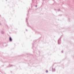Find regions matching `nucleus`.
<instances>
[{"mask_svg":"<svg viewBox=\"0 0 74 74\" xmlns=\"http://www.w3.org/2000/svg\"><path fill=\"white\" fill-rule=\"evenodd\" d=\"M10 41H12V39L10 37Z\"/></svg>","mask_w":74,"mask_h":74,"instance_id":"f257e3e1","label":"nucleus"},{"mask_svg":"<svg viewBox=\"0 0 74 74\" xmlns=\"http://www.w3.org/2000/svg\"><path fill=\"white\" fill-rule=\"evenodd\" d=\"M46 73H48V71H46Z\"/></svg>","mask_w":74,"mask_h":74,"instance_id":"f03ea898","label":"nucleus"},{"mask_svg":"<svg viewBox=\"0 0 74 74\" xmlns=\"http://www.w3.org/2000/svg\"><path fill=\"white\" fill-rule=\"evenodd\" d=\"M37 7V6H36V7Z\"/></svg>","mask_w":74,"mask_h":74,"instance_id":"7ed1b4c3","label":"nucleus"}]
</instances>
